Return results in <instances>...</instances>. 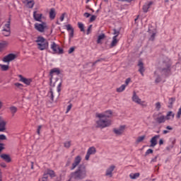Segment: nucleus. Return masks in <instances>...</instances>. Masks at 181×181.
I'll list each match as a JSON object with an SVG mask.
<instances>
[{"label": "nucleus", "instance_id": "1", "mask_svg": "<svg viewBox=\"0 0 181 181\" xmlns=\"http://www.w3.org/2000/svg\"><path fill=\"white\" fill-rule=\"evenodd\" d=\"M112 117V111L107 110L102 113H96V118L98 120L96 121L97 128H107L112 125V120L111 117Z\"/></svg>", "mask_w": 181, "mask_h": 181}, {"label": "nucleus", "instance_id": "2", "mask_svg": "<svg viewBox=\"0 0 181 181\" xmlns=\"http://www.w3.org/2000/svg\"><path fill=\"white\" fill-rule=\"evenodd\" d=\"M170 66H172L170 59L168 57L165 58L164 60L160 62V66L159 69L155 72V74H156V73H160L163 76H168V74L170 73Z\"/></svg>", "mask_w": 181, "mask_h": 181}, {"label": "nucleus", "instance_id": "3", "mask_svg": "<svg viewBox=\"0 0 181 181\" xmlns=\"http://www.w3.org/2000/svg\"><path fill=\"white\" fill-rule=\"evenodd\" d=\"M71 177L76 180L86 179V177H87V168L84 165H79L75 172L71 173Z\"/></svg>", "mask_w": 181, "mask_h": 181}, {"label": "nucleus", "instance_id": "4", "mask_svg": "<svg viewBox=\"0 0 181 181\" xmlns=\"http://www.w3.org/2000/svg\"><path fill=\"white\" fill-rule=\"evenodd\" d=\"M35 42L39 50H46L47 49H49V42H47L45 37H38Z\"/></svg>", "mask_w": 181, "mask_h": 181}, {"label": "nucleus", "instance_id": "5", "mask_svg": "<svg viewBox=\"0 0 181 181\" xmlns=\"http://www.w3.org/2000/svg\"><path fill=\"white\" fill-rule=\"evenodd\" d=\"M132 100L133 103H136V104H139V105H141L143 107H148V103H146V101L142 100L141 98H139V96L136 95V92L133 93Z\"/></svg>", "mask_w": 181, "mask_h": 181}, {"label": "nucleus", "instance_id": "6", "mask_svg": "<svg viewBox=\"0 0 181 181\" xmlns=\"http://www.w3.org/2000/svg\"><path fill=\"white\" fill-rule=\"evenodd\" d=\"M50 49H52V52L57 54H63V49L59 46V45L56 44L54 42H52L50 45Z\"/></svg>", "mask_w": 181, "mask_h": 181}, {"label": "nucleus", "instance_id": "7", "mask_svg": "<svg viewBox=\"0 0 181 181\" xmlns=\"http://www.w3.org/2000/svg\"><path fill=\"white\" fill-rule=\"evenodd\" d=\"M35 29L41 33L45 32V30L47 28V24L46 22H42L41 23H35L34 25Z\"/></svg>", "mask_w": 181, "mask_h": 181}, {"label": "nucleus", "instance_id": "8", "mask_svg": "<svg viewBox=\"0 0 181 181\" xmlns=\"http://www.w3.org/2000/svg\"><path fill=\"white\" fill-rule=\"evenodd\" d=\"M114 170H115V165H110L105 170V176H107L108 177H112V175H114Z\"/></svg>", "mask_w": 181, "mask_h": 181}, {"label": "nucleus", "instance_id": "9", "mask_svg": "<svg viewBox=\"0 0 181 181\" xmlns=\"http://www.w3.org/2000/svg\"><path fill=\"white\" fill-rule=\"evenodd\" d=\"M95 152H97L95 147L94 146L90 147L88 149L86 157H85L86 160H88L90 159V156H91V155H95Z\"/></svg>", "mask_w": 181, "mask_h": 181}, {"label": "nucleus", "instance_id": "10", "mask_svg": "<svg viewBox=\"0 0 181 181\" xmlns=\"http://www.w3.org/2000/svg\"><path fill=\"white\" fill-rule=\"evenodd\" d=\"M125 128H127V126L121 125L119 128L114 129L113 132L116 135H122V134H124V132H125Z\"/></svg>", "mask_w": 181, "mask_h": 181}, {"label": "nucleus", "instance_id": "11", "mask_svg": "<svg viewBox=\"0 0 181 181\" xmlns=\"http://www.w3.org/2000/svg\"><path fill=\"white\" fill-rule=\"evenodd\" d=\"M159 138H160V135H155L151 138L150 140L151 148H155V146L158 145V139H159Z\"/></svg>", "mask_w": 181, "mask_h": 181}, {"label": "nucleus", "instance_id": "12", "mask_svg": "<svg viewBox=\"0 0 181 181\" xmlns=\"http://www.w3.org/2000/svg\"><path fill=\"white\" fill-rule=\"evenodd\" d=\"M80 162H81V156H77L74 159V162L72 163L71 170H74V169L76 168L78 165H80Z\"/></svg>", "mask_w": 181, "mask_h": 181}, {"label": "nucleus", "instance_id": "13", "mask_svg": "<svg viewBox=\"0 0 181 181\" xmlns=\"http://www.w3.org/2000/svg\"><path fill=\"white\" fill-rule=\"evenodd\" d=\"M15 59H16L15 54H9L3 58V62H4V63H8V62H12V60H15Z\"/></svg>", "mask_w": 181, "mask_h": 181}, {"label": "nucleus", "instance_id": "14", "mask_svg": "<svg viewBox=\"0 0 181 181\" xmlns=\"http://www.w3.org/2000/svg\"><path fill=\"white\" fill-rule=\"evenodd\" d=\"M56 74V76H59L60 74V69L59 68H54L49 72L50 76V81L53 80V76Z\"/></svg>", "mask_w": 181, "mask_h": 181}, {"label": "nucleus", "instance_id": "15", "mask_svg": "<svg viewBox=\"0 0 181 181\" xmlns=\"http://www.w3.org/2000/svg\"><path fill=\"white\" fill-rule=\"evenodd\" d=\"M18 77L20 78V81L24 83V84H26V86H30V83H32L31 78H24L22 75H19Z\"/></svg>", "mask_w": 181, "mask_h": 181}, {"label": "nucleus", "instance_id": "16", "mask_svg": "<svg viewBox=\"0 0 181 181\" xmlns=\"http://www.w3.org/2000/svg\"><path fill=\"white\" fill-rule=\"evenodd\" d=\"M42 16H43V14L40 13H37V11L33 12V18L35 21H36L37 22H42Z\"/></svg>", "mask_w": 181, "mask_h": 181}, {"label": "nucleus", "instance_id": "17", "mask_svg": "<svg viewBox=\"0 0 181 181\" xmlns=\"http://www.w3.org/2000/svg\"><path fill=\"white\" fill-rule=\"evenodd\" d=\"M23 3L25 4L27 8H32L35 6V1L33 0H23Z\"/></svg>", "mask_w": 181, "mask_h": 181}, {"label": "nucleus", "instance_id": "18", "mask_svg": "<svg viewBox=\"0 0 181 181\" xmlns=\"http://www.w3.org/2000/svg\"><path fill=\"white\" fill-rule=\"evenodd\" d=\"M66 30L69 32V37L71 39L74 36V29H73V27H71V25L68 24L66 25Z\"/></svg>", "mask_w": 181, "mask_h": 181}, {"label": "nucleus", "instance_id": "19", "mask_svg": "<svg viewBox=\"0 0 181 181\" xmlns=\"http://www.w3.org/2000/svg\"><path fill=\"white\" fill-rule=\"evenodd\" d=\"M153 4V2L152 1H149L146 3L144 6H143V11L146 13L149 9V8H151V6H152V5Z\"/></svg>", "mask_w": 181, "mask_h": 181}, {"label": "nucleus", "instance_id": "20", "mask_svg": "<svg viewBox=\"0 0 181 181\" xmlns=\"http://www.w3.org/2000/svg\"><path fill=\"white\" fill-rule=\"evenodd\" d=\"M6 122L2 117H0V132L5 131V127Z\"/></svg>", "mask_w": 181, "mask_h": 181}, {"label": "nucleus", "instance_id": "21", "mask_svg": "<svg viewBox=\"0 0 181 181\" xmlns=\"http://www.w3.org/2000/svg\"><path fill=\"white\" fill-rule=\"evenodd\" d=\"M138 66L139 67V73L141 74V76H144V73L145 72V67H144V63L142 61H139Z\"/></svg>", "mask_w": 181, "mask_h": 181}, {"label": "nucleus", "instance_id": "22", "mask_svg": "<svg viewBox=\"0 0 181 181\" xmlns=\"http://www.w3.org/2000/svg\"><path fill=\"white\" fill-rule=\"evenodd\" d=\"M156 121L158 124H163L166 121V117H165V115H159L156 118Z\"/></svg>", "mask_w": 181, "mask_h": 181}, {"label": "nucleus", "instance_id": "23", "mask_svg": "<svg viewBox=\"0 0 181 181\" xmlns=\"http://www.w3.org/2000/svg\"><path fill=\"white\" fill-rule=\"evenodd\" d=\"M8 42L6 41H2L0 42V52H2L4 49H6V47H8Z\"/></svg>", "mask_w": 181, "mask_h": 181}, {"label": "nucleus", "instance_id": "24", "mask_svg": "<svg viewBox=\"0 0 181 181\" xmlns=\"http://www.w3.org/2000/svg\"><path fill=\"white\" fill-rule=\"evenodd\" d=\"M56 18V10L54 8H51L49 11V18L53 20Z\"/></svg>", "mask_w": 181, "mask_h": 181}, {"label": "nucleus", "instance_id": "25", "mask_svg": "<svg viewBox=\"0 0 181 181\" xmlns=\"http://www.w3.org/2000/svg\"><path fill=\"white\" fill-rule=\"evenodd\" d=\"M1 159H4L6 162H11V157L8 154H1Z\"/></svg>", "mask_w": 181, "mask_h": 181}, {"label": "nucleus", "instance_id": "26", "mask_svg": "<svg viewBox=\"0 0 181 181\" xmlns=\"http://www.w3.org/2000/svg\"><path fill=\"white\" fill-rule=\"evenodd\" d=\"M10 112H11L12 117H15V114L18 112V107L11 106L9 107Z\"/></svg>", "mask_w": 181, "mask_h": 181}, {"label": "nucleus", "instance_id": "27", "mask_svg": "<svg viewBox=\"0 0 181 181\" xmlns=\"http://www.w3.org/2000/svg\"><path fill=\"white\" fill-rule=\"evenodd\" d=\"M119 40L117 39V36H114L112 37V41L110 44V47H115V46H117V44L118 43Z\"/></svg>", "mask_w": 181, "mask_h": 181}, {"label": "nucleus", "instance_id": "28", "mask_svg": "<svg viewBox=\"0 0 181 181\" xmlns=\"http://www.w3.org/2000/svg\"><path fill=\"white\" fill-rule=\"evenodd\" d=\"M173 118H175V114H173V112H168L165 117V119H173Z\"/></svg>", "mask_w": 181, "mask_h": 181}, {"label": "nucleus", "instance_id": "29", "mask_svg": "<svg viewBox=\"0 0 181 181\" xmlns=\"http://www.w3.org/2000/svg\"><path fill=\"white\" fill-rule=\"evenodd\" d=\"M46 175H49L50 177H55L56 174L54 173V171L53 170H47Z\"/></svg>", "mask_w": 181, "mask_h": 181}, {"label": "nucleus", "instance_id": "30", "mask_svg": "<svg viewBox=\"0 0 181 181\" xmlns=\"http://www.w3.org/2000/svg\"><path fill=\"white\" fill-rule=\"evenodd\" d=\"M4 30H11V19L5 24L4 29Z\"/></svg>", "mask_w": 181, "mask_h": 181}, {"label": "nucleus", "instance_id": "31", "mask_svg": "<svg viewBox=\"0 0 181 181\" xmlns=\"http://www.w3.org/2000/svg\"><path fill=\"white\" fill-rule=\"evenodd\" d=\"M127 88V86L126 85H122L120 87L117 88L116 91L117 93H122V91H124L125 90V88Z\"/></svg>", "mask_w": 181, "mask_h": 181}, {"label": "nucleus", "instance_id": "32", "mask_svg": "<svg viewBox=\"0 0 181 181\" xmlns=\"http://www.w3.org/2000/svg\"><path fill=\"white\" fill-rule=\"evenodd\" d=\"M140 176L139 173H131L129 175L130 179H138V177Z\"/></svg>", "mask_w": 181, "mask_h": 181}, {"label": "nucleus", "instance_id": "33", "mask_svg": "<svg viewBox=\"0 0 181 181\" xmlns=\"http://www.w3.org/2000/svg\"><path fill=\"white\" fill-rule=\"evenodd\" d=\"M146 138V136H145V135L139 136L137 138V139L136 140V142L137 144H139V143L142 142L143 141H144Z\"/></svg>", "mask_w": 181, "mask_h": 181}, {"label": "nucleus", "instance_id": "34", "mask_svg": "<svg viewBox=\"0 0 181 181\" xmlns=\"http://www.w3.org/2000/svg\"><path fill=\"white\" fill-rule=\"evenodd\" d=\"M49 97H50L52 101L54 100V93L53 92V89H50V91L48 93Z\"/></svg>", "mask_w": 181, "mask_h": 181}, {"label": "nucleus", "instance_id": "35", "mask_svg": "<svg viewBox=\"0 0 181 181\" xmlns=\"http://www.w3.org/2000/svg\"><path fill=\"white\" fill-rule=\"evenodd\" d=\"M105 37V34H102V35H100L98 37V43H101V40H103V39H104Z\"/></svg>", "mask_w": 181, "mask_h": 181}, {"label": "nucleus", "instance_id": "36", "mask_svg": "<svg viewBox=\"0 0 181 181\" xmlns=\"http://www.w3.org/2000/svg\"><path fill=\"white\" fill-rule=\"evenodd\" d=\"M0 67H1V70H3V71H6L9 69V66H8V65L0 64Z\"/></svg>", "mask_w": 181, "mask_h": 181}, {"label": "nucleus", "instance_id": "37", "mask_svg": "<svg viewBox=\"0 0 181 181\" xmlns=\"http://www.w3.org/2000/svg\"><path fill=\"white\" fill-rule=\"evenodd\" d=\"M78 26L81 32H84V24H83L82 23H78Z\"/></svg>", "mask_w": 181, "mask_h": 181}, {"label": "nucleus", "instance_id": "38", "mask_svg": "<svg viewBox=\"0 0 181 181\" xmlns=\"http://www.w3.org/2000/svg\"><path fill=\"white\" fill-rule=\"evenodd\" d=\"M64 148H66L67 149H69V148H70V146H71V141H66L64 144Z\"/></svg>", "mask_w": 181, "mask_h": 181}, {"label": "nucleus", "instance_id": "39", "mask_svg": "<svg viewBox=\"0 0 181 181\" xmlns=\"http://www.w3.org/2000/svg\"><path fill=\"white\" fill-rule=\"evenodd\" d=\"M2 34H3L4 36H9V35H11V30H3Z\"/></svg>", "mask_w": 181, "mask_h": 181}, {"label": "nucleus", "instance_id": "40", "mask_svg": "<svg viewBox=\"0 0 181 181\" xmlns=\"http://www.w3.org/2000/svg\"><path fill=\"white\" fill-rule=\"evenodd\" d=\"M39 181H47V174L45 173L43 177L40 179Z\"/></svg>", "mask_w": 181, "mask_h": 181}, {"label": "nucleus", "instance_id": "41", "mask_svg": "<svg viewBox=\"0 0 181 181\" xmlns=\"http://www.w3.org/2000/svg\"><path fill=\"white\" fill-rule=\"evenodd\" d=\"M72 107H73V105H71V104H69L67 106L66 114H68L70 112V110H71Z\"/></svg>", "mask_w": 181, "mask_h": 181}, {"label": "nucleus", "instance_id": "42", "mask_svg": "<svg viewBox=\"0 0 181 181\" xmlns=\"http://www.w3.org/2000/svg\"><path fill=\"white\" fill-rule=\"evenodd\" d=\"M160 103H156V110H158V111H159L160 110Z\"/></svg>", "mask_w": 181, "mask_h": 181}, {"label": "nucleus", "instance_id": "43", "mask_svg": "<svg viewBox=\"0 0 181 181\" xmlns=\"http://www.w3.org/2000/svg\"><path fill=\"white\" fill-rule=\"evenodd\" d=\"M149 153H153V150H152L151 148H148V149L146 151V155H149Z\"/></svg>", "mask_w": 181, "mask_h": 181}, {"label": "nucleus", "instance_id": "44", "mask_svg": "<svg viewBox=\"0 0 181 181\" xmlns=\"http://www.w3.org/2000/svg\"><path fill=\"white\" fill-rule=\"evenodd\" d=\"M113 35H115V36H116V37H118V36H119V31H117V30L115 29Z\"/></svg>", "mask_w": 181, "mask_h": 181}, {"label": "nucleus", "instance_id": "45", "mask_svg": "<svg viewBox=\"0 0 181 181\" xmlns=\"http://www.w3.org/2000/svg\"><path fill=\"white\" fill-rule=\"evenodd\" d=\"M129 83H131V78H128L126 79L124 86H126V87H127V86H128V84H129Z\"/></svg>", "mask_w": 181, "mask_h": 181}, {"label": "nucleus", "instance_id": "46", "mask_svg": "<svg viewBox=\"0 0 181 181\" xmlns=\"http://www.w3.org/2000/svg\"><path fill=\"white\" fill-rule=\"evenodd\" d=\"M95 19H97V16H91V17L90 18V22H94V21H95Z\"/></svg>", "mask_w": 181, "mask_h": 181}, {"label": "nucleus", "instance_id": "47", "mask_svg": "<svg viewBox=\"0 0 181 181\" xmlns=\"http://www.w3.org/2000/svg\"><path fill=\"white\" fill-rule=\"evenodd\" d=\"M5 139H6V136H5L4 134H1L0 135V141H5Z\"/></svg>", "mask_w": 181, "mask_h": 181}, {"label": "nucleus", "instance_id": "48", "mask_svg": "<svg viewBox=\"0 0 181 181\" xmlns=\"http://www.w3.org/2000/svg\"><path fill=\"white\" fill-rule=\"evenodd\" d=\"M91 28H93V25H89V27L88 28V30H87L86 35H90V32H91Z\"/></svg>", "mask_w": 181, "mask_h": 181}, {"label": "nucleus", "instance_id": "49", "mask_svg": "<svg viewBox=\"0 0 181 181\" xmlns=\"http://www.w3.org/2000/svg\"><path fill=\"white\" fill-rule=\"evenodd\" d=\"M4 146H5V144L0 143V153L1 152H2V151H4Z\"/></svg>", "mask_w": 181, "mask_h": 181}, {"label": "nucleus", "instance_id": "50", "mask_svg": "<svg viewBox=\"0 0 181 181\" xmlns=\"http://www.w3.org/2000/svg\"><path fill=\"white\" fill-rule=\"evenodd\" d=\"M40 129H42V125H40V126H38V127H37V134L38 135H40Z\"/></svg>", "mask_w": 181, "mask_h": 181}, {"label": "nucleus", "instance_id": "51", "mask_svg": "<svg viewBox=\"0 0 181 181\" xmlns=\"http://www.w3.org/2000/svg\"><path fill=\"white\" fill-rule=\"evenodd\" d=\"M66 15V13H64L62 14V16H60V21L61 22H63V21H64V16Z\"/></svg>", "mask_w": 181, "mask_h": 181}, {"label": "nucleus", "instance_id": "52", "mask_svg": "<svg viewBox=\"0 0 181 181\" xmlns=\"http://www.w3.org/2000/svg\"><path fill=\"white\" fill-rule=\"evenodd\" d=\"M73 52H74V47H71L69 49V51H68V53L69 54H71V53H73Z\"/></svg>", "mask_w": 181, "mask_h": 181}, {"label": "nucleus", "instance_id": "53", "mask_svg": "<svg viewBox=\"0 0 181 181\" xmlns=\"http://www.w3.org/2000/svg\"><path fill=\"white\" fill-rule=\"evenodd\" d=\"M174 101H175V98H171L169 99V103H170V105H173Z\"/></svg>", "mask_w": 181, "mask_h": 181}, {"label": "nucleus", "instance_id": "54", "mask_svg": "<svg viewBox=\"0 0 181 181\" xmlns=\"http://www.w3.org/2000/svg\"><path fill=\"white\" fill-rule=\"evenodd\" d=\"M83 16H85V18H90V16H91V14H90L89 13H85L83 14Z\"/></svg>", "mask_w": 181, "mask_h": 181}, {"label": "nucleus", "instance_id": "55", "mask_svg": "<svg viewBox=\"0 0 181 181\" xmlns=\"http://www.w3.org/2000/svg\"><path fill=\"white\" fill-rule=\"evenodd\" d=\"M158 144H159V146H162V145H163V139H160L159 140Z\"/></svg>", "mask_w": 181, "mask_h": 181}, {"label": "nucleus", "instance_id": "56", "mask_svg": "<svg viewBox=\"0 0 181 181\" xmlns=\"http://www.w3.org/2000/svg\"><path fill=\"white\" fill-rule=\"evenodd\" d=\"M15 86L16 87H23V85H22V83H16Z\"/></svg>", "mask_w": 181, "mask_h": 181}, {"label": "nucleus", "instance_id": "57", "mask_svg": "<svg viewBox=\"0 0 181 181\" xmlns=\"http://www.w3.org/2000/svg\"><path fill=\"white\" fill-rule=\"evenodd\" d=\"M62 87V83H59L57 86V91L59 93V91H62V89L60 88Z\"/></svg>", "mask_w": 181, "mask_h": 181}, {"label": "nucleus", "instance_id": "58", "mask_svg": "<svg viewBox=\"0 0 181 181\" xmlns=\"http://www.w3.org/2000/svg\"><path fill=\"white\" fill-rule=\"evenodd\" d=\"M155 36H156V33H153L151 37V40H153L155 39Z\"/></svg>", "mask_w": 181, "mask_h": 181}, {"label": "nucleus", "instance_id": "59", "mask_svg": "<svg viewBox=\"0 0 181 181\" xmlns=\"http://www.w3.org/2000/svg\"><path fill=\"white\" fill-rule=\"evenodd\" d=\"M160 81L161 79H160V77L159 76L156 78V83H160Z\"/></svg>", "mask_w": 181, "mask_h": 181}, {"label": "nucleus", "instance_id": "60", "mask_svg": "<svg viewBox=\"0 0 181 181\" xmlns=\"http://www.w3.org/2000/svg\"><path fill=\"white\" fill-rule=\"evenodd\" d=\"M99 62H101V59H98V60H96L95 62L93 63V66H95V65L97 64V63H98Z\"/></svg>", "mask_w": 181, "mask_h": 181}, {"label": "nucleus", "instance_id": "61", "mask_svg": "<svg viewBox=\"0 0 181 181\" xmlns=\"http://www.w3.org/2000/svg\"><path fill=\"white\" fill-rule=\"evenodd\" d=\"M122 2H132V0H118Z\"/></svg>", "mask_w": 181, "mask_h": 181}, {"label": "nucleus", "instance_id": "62", "mask_svg": "<svg viewBox=\"0 0 181 181\" xmlns=\"http://www.w3.org/2000/svg\"><path fill=\"white\" fill-rule=\"evenodd\" d=\"M166 129H168L169 131H172V129H173V128H172V127H170V126H167Z\"/></svg>", "mask_w": 181, "mask_h": 181}, {"label": "nucleus", "instance_id": "63", "mask_svg": "<svg viewBox=\"0 0 181 181\" xmlns=\"http://www.w3.org/2000/svg\"><path fill=\"white\" fill-rule=\"evenodd\" d=\"M163 134L164 135H166V134H169V131H168V130H163Z\"/></svg>", "mask_w": 181, "mask_h": 181}, {"label": "nucleus", "instance_id": "64", "mask_svg": "<svg viewBox=\"0 0 181 181\" xmlns=\"http://www.w3.org/2000/svg\"><path fill=\"white\" fill-rule=\"evenodd\" d=\"M2 107H4V103L1 101H0V110L1 108H2Z\"/></svg>", "mask_w": 181, "mask_h": 181}]
</instances>
